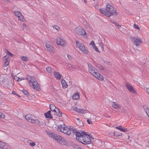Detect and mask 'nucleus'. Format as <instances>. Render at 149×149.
I'll use <instances>...</instances> for the list:
<instances>
[{"mask_svg": "<svg viewBox=\"0 0 149 149\" xmlns=\"http://www.w3.org/2000/svg\"><path fill=\"white\" fill-rule=\"evenodd\" d=\"M0 148L3 149H10V147L8 144L0 141Z\"/></svg>", "mask_w": 149, "mask_h": 149, "instance_id": "4468645a", "label": "nucleus"}, {"mask_svg": "<svg viewBox=\"0 0 149 149\" xmlns=\"http://www.w3.org/2000/svg\"><path fill=\"white\" fill-rule=\"evenodd\" d=\"M56 43L58 45L64 47L66 45V41L59 37H58L56 38Z\"/></svg>", "mask_w": 149, "mask_h": 149, "instance_id": "6e6552de", "label": "nucleus"}, {"mask_svg": "<svg viewBox=\"0 0 149 149\" xmlns=\"http://www.w3.org/2000/svg\"><path fill=\"white\" fill-rule=\"evenodd\" d=\"M22 91L23 93L25 95H27L28 93V91L25 90H23Z\"/></svg>", "mask_w": 149, "mask_h": 149, "instance_id": "72a5a7b5", "label": "nucleus"}, {"mask_svg": "<svg viewBox=\"0 0 149 149\" xmlns=\"http://www.w3.org/2000/svg\"><path fill=\"white\" fill-rule=\"evenodd\" d=\"M93 48L96 52H100L99 51L97 47L95 45L94 46V47H93Z\"/></svg>", "mask_w": 149, "mask_h": 149, "instance_id": "2f4dec72", "label": "nucleus"}, {"mask_svg": "<svg viewBox=\"0 0 149 149\" xmlns=\"http://www.w3.org/2000/svg\"><path fill=\"white\" fill-rule=\"evenodd\" d=\"M8 52V54L9 56H13V54L9 52L8 51H7Z\"/></svg>", "mask_w": 149, "mask_h": 149, "instance_id": "79ce46f5", "label": "nucleus"}, {"mask_svg": "<svg viewBox=\"0 0 149 149\" xmlns=\"http://www.w3.org/2000/svg\"><path fill=\"white\" fill-rule=\"evenodd\" d=\"M5 116L4 115L2 114V113L0 111V118H5Z\"/></svg>", "mask_w": 149, "mask_h": 149, "instance_id": "c9c22d12", "label": "nucleus"}, {"mask_svg": "<svg viewBox=\"0 0 149 149\" xmlns=\"http://www.w3.org/2000/svg\"><path fill=\"white\" fill-rule=\"evenodd\" d=\"M114 136L116 137H118L122 135V134L120 132H113Z\"/></svg>", "mask_w": 149, "mask_h": 149, "instance_id": "393cba45", "label": "nucleus"}, {"mask_svg": "<svg viewBox=\"0 0 149 149\" xmlns=\"http://www.w3.org/2000/svg\"><path fill=\"white\" fill-rule=\"evenodd\" d=\"M77 121L76 122V124L79 126H81L83 125V123L79 119L77 118Z\"/></svg>", "mask_w": 149, "mask_h": 149, "instance_id": "5701e85b", "label": "nucleus"}, {"mask_svg": "<svg viewBox=\"0 0 149 149\" xmlns=\"http://www.w3.org/2000/svg\"><path fill=\"white\" fill-rule=\"evenodd\" d=\"M72 109L73 110H74V107H72Z\"/></svg>", "mask_w": 149, "mask_h": 149, "instance_id": "864d4df0", "label": "nucleus"}, {"mask_svg": "<svg viewBox=\"0 0 149 149\" xmlns=\"http://www.w3.org/2000/svg\"><path fill=\"white\" fill-rule=\"evenodd\" d=\"M99 10L102 14L109 17L113 15H117L118 14L116 8L109 4L106 5L105 9L102 8L100 9Z\"/></svg>", "mask_w": 149, "mask_h": 149, "instance_id": "7ed1b4c3", "label": "nucleus"}, {"mask_svg": "<svg viewBox=\"0 0 149 149\" xmlns=\"http://www.w3.org/2000/svg\"><path fill=\"white\" fill-rule=\"evenodd\" d=\"M120 131L123 132H127L128 131V130L127 128L122 127Z\"/></svg>", "mask_w": 149, "mask_h": 149, "instance_id": "c756f323", "label": "nucleus"}, {"mask_svg": "<svg viewBox=\"0 0 149 149\" xmlns=\"http://www.w3.org/2000/svg\"><path fill=\"white\" fill-rule=\"evenodd\" d=\"M49 135L55 141L62 145H65L68 147L72 145L71 141H67L65 139L58 134L50 132L49 134Z\"/></svg>", "mask_w": 149, "mask_h": 149, "instance_id": "f03ea898", "label": "nucleus"}, {"mask_svg": "<svg viewBox=\"0 0 149 149\" xmlns=\"http://www.w3.org/2000/svg\"><path fill=\"white\" fill-rule=\"evenodd\" d=\"M55 77L58 79H59L61 76V75L58 72H54Z\"/></svg>", "mask_w": 149, "mask_h": 149, "instance_id": "b1692460", "label": "nucleus"}, {"mask_svg": "<svg viewBox=\"0 0 149 149\" xmlns=\"http://www.w3.org/2000/svg\"><path fill=\"white\" fill-rule=\"evenodd\" d=\"M67 56L68 57V58L70 60H71L72 58L71 56L69 55H67Z\"/></svg>", "mask_w": 149, "mask_h": 149, "instance_id": "49530a36", "label": "nucleus"}, {"mask_svg": "<svg viewBox=\"0 0 149 149\" xmlns=\"http://www.w3.org/2000/svg\"><path fill=\"white\" fill-rule=\"evenodd\" d=\"M28 82L30 86L34 89H38L39 84L37 81L36 78L34 76H29L28 77Z\"/></svg>", "mask_w": 149, "mask_h": 149, "instance_id": "423d86ee", "label": "nucleus"}, {"mask_svg": "<svg viewBox=\"0 0 149 149\" xmlns=\"http://www.w3.org/2000/svg\"><path fill=\"white\" fill-rule=\"evenodd\" d=\"M75 29L76 33L79 35L84 36L86 34V31L80 26L77 27Z\"/></svg>", "mask_w": 149, "mask_h": 149, "instance_id": "9d476101", "label": "nucleus"}, {"mask_svg": "<svg viewBox=\"0 0 149 149\" xmlns=\"http://www.w3.org/2000/svg\"><path fill=\"white\" fill-rule=\"evenodd\" d=\"M90 45H91L93 47L95 45L93 41H91L90 43Z\"/></svg>", "mask_w": 149, "mask_h": 149, "instance_id": "473e14b6", "label": "nucleus"}, {"mask_svg": "<svg viewBox=\"0 0 149 149\" xmlns=\"http://www.w3.org/2000/svg\"><path fill=\"white\" fill-rule=\"evenodd\" d=\"M72 98L74 100V94L73 95L72 97Z\"/></svg>", "mask_w": 149, "mask_h": 149, "instance_id": "8fccbe9b", "label": "nucleus"}, {"mask_svg": "<svg viewBox=\"0 0 149 149\" xmlns=\"http://www.w3.org/2000/svg\"><path fill=\"white\" fill-rule=\"evenodd\" d=\"M147 92L149 94V87L146 88Z\"/></svg>", "mask_w": 149, "mask_h": 149, "instance_id": "de8ad7c7", "label": "nucleus"}, {"mask_svg": "<svg viewBox=\"0 0 149 149\" xmlns=\"http://www.w3.org/2000/svg\"><path fill=\"white\" fill-rule=\"evenodd\" d=\"M87 121L88 124H90L91 123V119H87Z\"/></svg>", "mask_w": 149, "mask_h": 149, "instance_id": "37998d69", "label": "nucleus"}, {"mask_svg": "<svg viewBox=\"0 0 149 149\" xmlns=\"http://www.w3.org/2000/svg\"><path fill=\"white\" fill-rule=\"evenodd\" d=\"M15 15L18 17V19L22 22H24V16L22 13L18 11H15L14 12Z\"/></svg>", "mask_w": 149, "mask_h": 149, "instance_id": "9b49d317", "label": "nucleus"}, {"mask_svg": "<svg viewBox=\"0 0 149 149\" xmlns=\"http://www.w3.org/2000/svg\"><path fill=\"white\" fill-rule=\"evenodd\" d=\"M53 28L54 29H56V30H58L60 28L57 25H54L53 26Z\"/></svg>", "mask_w": 149, "mask_h": 149, "instance_id": "f704fd0d", "label": "nucleus"}, {"mask_svg": "<svg viewBox=\"0 0 149 149\" xmlns=\"http://www.w3.org/2000/svg\"><path fill=\"white\" fill-rule=\"evenodd\" d=\"M76 44L77 47L83 53L85 54H88V50L86 49L83 44L77 40H76Z\"/></svg>", "mask_w": 149, "mask_h": 149, "instance_id": "0eeeda50", "label": "nucleus"}, {"mask_svg": "<svg viewBox=\"0 0 149 149\" xmlns=\"http://www.w3.org/2000/svg\"><path fill=\"white\" fill-rule=\"evenodd\" d=\"M68 67H72V65H71L70 64L69 65H68Z\"/></svg>", "mask_w": 149, "mask_h": 149, "instance_id": "3c124183", "label": "nucleus"}, {"mask_svg": "<svg viewBox=\"0 0 149 149\" xmlns=\"http://www.w3.org/2000/svg\"><path fill=\"white\" fill-rule=\"evenodd\" d=\"M57 130L62 133L66 134L68 135H70L71 134V131L72 133L73 134L74 133V129L73 127L70 126L69 128H68L64 124L58 125Z\"/></svg>", "mask_w": 149, "mask_h": 149, "instance_id": "20e7f679", "label": "nucleus"}, {"mask_svg": "<svg viewBox=\"0 0 149 149\" xmlns=\"http://www.w3.org/2000/svg\"><path fill=\"white\" fill-rule=\"evenodd\" d=\"M89 72L95 77L100 80H104L103 77L99 73L98 70L90 63H88Z\"/></svg>", "mask_w": 149, "mask_h": 149, "instance_id": "39448f33", "label": "nucleus"}, {"mask_svg": "<svg viewBox=\"0 0 149 149\" xmlns=\"http://www.w3.org/2000/svg\"><path fill=\"white\" fill-rule=\"evenodd\" d=\"M84 0V3H86V0Z\"/></svg>", "mask_w": 149, "mask_h": 149, "instance_id": "603ef678", "label": "nucleus"}, {"mask_svg": "<svg viewBox=\"0 0 149 149\" xmlns=\"http://www.w3.org/2000/svg\"><path fill=\"white\" fill-rule=\"evenodd\" d=\"M45 46L48 51L52 54L54 53V47L50 45L49 42H46L45 44Z\"/></svg>", "mask_w": 149, "mask_h": 149, "instance_id": "f8f14e48", "label": "nucleus"}, {"mask_svg": "<svg viewBox=\"0 0 149 149\" xmlns=\"http://www.w3.org/2000/svg\"><path fill=\"white\" fill-rule=\"evenodd\" d=\"M122 127L120 125L119 126L116 127L115 128L119 130H120V131Z\"/></svg>", "mask_w": 149, "mask_h": 149, "instance_id": "e433bc0d", "label": "nucleus"}, {"mask_svg": "<svg viewBox=\"0 0 149 149\" xmlns=\"http://www.w3.org/2000/svg\"><path fill=\"white\" fill-rule=\"evenodd\" d=\"M8 61H6L5 63V66H7L8 65Z\"/></svg>", "mask_w": 149, "mask_h": 149, "instance_id": "c03bdc74", "label": "nucleus"}, {"mask_svg": "<svg viewBox=\"0 0 149 149\" xmlns=\"http://www.w3.org/2000/svg\"><path fill=\"white\" fill-rule=\"evenodd\" d=\"M17 78L18 79L17 81H19V79H20V81H21L22 80H24V78H23V77H22V78H20L19 77H18Z\"/></svg>", "mask_w": 149, "mask_h": 149, "instance_id": "a18cd8bd", "label": "nucleus"}, {"mask_svg": "<svg viewBox=\"0 0 149 149\" xmlns=\"http://www.w3.org/2000/svg\"><path fill=\"white\" fill-rule=\"evenodd\" d=\"M46 70L47 72L49 73H51L53 71V70L50 67H48L46 68Z\"/></svg>", "mask_w": 149, "mask_h": 149, "instance_id": "a878e982", "label": "nucleus"}, {"mask_svg": "<svg viewBox=\"0 0 149 149\" xmlns=\"http://www.w3.org/2000/svg\"><path fill=\"white\" fill-rule=\"evenodd\" d=\"M25 119L28 121L32 123L34 122V119L33 118V116L31 115L27 114L25 116Z\"/></svg>", "mask_w": 149, "mask_h": 149, "instance_id": "dca6fc26", "label": "nucleus"}, {"mask_svg": "<svg viewBox=\"0 0 149 149\" xmlns=\"http://www.w3.org/2000/svg\"><path fill=\"white\" fill-rule=\"evenodd\" d=\"M12 94L14 95H16V92L14 91L12 92Z\"/></svg>", "mask_w": 149, "mask_h": 149, "instance_id": "09e8293b", "label": "nucleus"}, {"mask_svg": "<svg viewBox=\"0 0 149 149\" xmlns=\"http://www.w3.org/2000/svg\"><path fill=\"white\" fill-rule=\"evenodd\" d=\"M132 39L134 41V44L136 46H138L142 43L141 39L137 37H133Z\"/></svg>", "mask_w": 149, "mask_h": 149, "instance_id": "ddd939ff", "label": "nucleus"}, {"mask_svg": "<svg viewBox=\"0 0 149 149\" xmlns=\"http://www.w3.org/2000/svg\"><path fill=\"white\" fill-rule=\"evenodd\" d=\"M145 111L148 116L149 117V108H146L145 109Z\"/></svg>", "mask_w": 149, "mask_h": 149, "instance_id": "c85d7f7f", "label": "nucleus"}, {"mask_svg": "<svg viewBox=\"0 0 149 149\" xmlns=\"http://www.w3.org/2000/svg\"><path fill=\"white\" fill-rule=\"evenodd\" d=\"M51 111L50 110L49 111L45 113V117L49 119L52 118L53 117L51 113Z\"/></svg>", "mask_w": 149, "mask_h": 149, "instance_id": "aec40b11", "label": "nucleus"}, {"mask_svg": "<svg viewBox=\"0 0 149 149\" xmlns=\"http://www.w3.org/2000/svg\"><path fill=\"white\" fill-rule=\"evenodd\" d=\"M99 45L101 46V47L102 48V49H104V45L103 44L102 42H100V43Z\"/></svg>", "mask_w": 149, "mask_h": 149, "instance_id": "4c0bfd02", "label": "nucleus"}, {"mask_svg": "<svg viewBox=\"0 0 149 149\" xmlns=\"http://www.w3.org/2000/svg\"><path fill=\"white\" fill-rule=\"evenodd\" d=\"M93 1H95V0H93Z\"/></svg>", "mask_w": 149, "mask_h": 149, "instance_id": "5fc2aeb1", "label": "nucleus"}, {"mask_svg": "<svg viewBox=\"0 0 149 149\" xmlns=\"http://www.w3.org/2000/svg\"><path fill=\"white\" fill-rule=\"evenodd\" d=\"M125 86L128 90L131 93H134V90L131 85L128 82L125 83Z\"/></svg>", "mask_w": 149, "mask_h": 149, "instance_id": "a211bd4d", "label": "nucleus"}, {"mask_svg": "<svg viewBox=\"0 0 149 149\" xmlns=\"http://www.w3.org/2000/svg\"><path fill=\"white\" fill-rule=\"evenodd\" d=\"M20 58L22 60L25 61H27L28 59V58L26 56H21Z\"/></svg>", "mask_w": 149, "mask_h": 149, "instance_id": "cd10ccee", "label": "nucleus"}, {"mask_svg": "<svg viewBox=\"0 0 149 149\" xmlns=\"http://www.w3.org/2000/svg\"><path fill=\"white\" fill-rule=\"evenodd\" d=\"M80 93H79L77 92L75 93V100H77L79 99L80 97ZM80 101L79 100H77V101L75 100V106H80Z\"/></svg>", "mask_w": 149, "mask_h": 149, "instance_id": "2eb2a0df", "label": "nucleus"}, {"mask_svg": "<svg viewBox=\"0 0 149 149\" xmlns=\"http://www.w3.org/2000/svg\"><path fill=\"white\" fill-rule=\"evenodd\" d=\"M61 83L62 85V87L64 88H66L67 87L68 85L67 84V82L64 79H62L61 81Z\"/></svg>", "mask_w": 149, "mask_h": 149, "instance_id": "4be33fe9", "label": "nucleus"}, {"mask_svg": "<svg viewBox=\"0 0 149 149\" xmlns=\"http://www.w3.org/2000/svg\"><path fill=\"white\" fill-rule=\"evenodd\" d=\"M26 25L25 24H22V28L23 29H24L26 27Z\"/></svg>", "mask_w": 149, "mask_h": 149, "instance_id": "a19ab883", "label": "nucleus"}, {"mask_svg": "<svg viewBox=\"0 0 149 149\" xmlns=\"http://www.w3.org/2000/svg\"><path fill=\"white\" fill-rule=\"evenodd\" d=\"M29 144L31 146H33L35 145L36 143L35 142H32L30 143Z\"/></svg>", "mask_w": 149, "mask_h": 149, "instance_id": "ea45409f", "label": "nucleus"}, {"mask_svg": "<svg viewBox=\"0 0 149 149\" xmlns=\"http://www.w3.org/2000/svg\"><path fill=\"white\" fill-rule=\"evenodd\" d=\"M88 111L87 110L84 109H80L77 107H75V112L79 113H84Z\"/></svg>", "mask_w": 149, "mask_h": 149, "instance_id": "f3484780", "label": "nucleus"}, {"mask_svg": "<svg viewBox=\"0 0 149 149\" xmlns=\"http://www.w3.org/2000/svg\"><path fill=\"white\" fill-rule=\"evenodd\" d=\"M134 27L135 28H136V29H139V27L137 24H134Z\"/></svg>", "mask_w": 149, "mask_h": 149, "instance_id": "58836bf2", "label": "nucleus"}, {"mask_svg": "<svg viewBox=\"0 0 149 149\" xmlns=\"http://www.w3.org/2000/svg\"><path fill=\"white\" fill-rule=\"evenodd\" d=\"M75 135L76 140L84 145L91 143V139H93L88 134V133L81 130H77L75 129Z\"/></svg>", "mask_w": 149, "mask_h": 149, "instance_id": "f257e3e1", "label": "nucleus"}, {"mask_svg": "<svg viewBox=\"0 0 149 149\" xmlns=\"http://www.w3.org/2000/svg\"><path fill=\"white\" fill-rule=\"evenodd\" d=\"M34 122L33 123H34L38 125H43L44 124V123L42 121H40L39 119H34Z\"/></svg>", "mask_w": 149, "mask_h": 149, "instance_id": "6ab92c4d", "label": "nucleus"}, {"mask_svg": "<svg viewBox=\"0 0 149 149\" xmlns=\"http://www.w3.org/2000/svg\"><path fill=\"white\" fill-rule=\"evenodd\" d=\"M112 107L115 109H118L120 108V106L115 102H113L112 104Z\"/></svg>", "mask_w": 149, "mask_h": 149, "instance_id": "412c9836", "label": "nucleus"}, {"mask_svg": "<svg viewBox=\"0 0 149 149\" xmlns=\"http://www.w3.org/2000/svg\"><path fill=\"white\" fill-rule=\"evenodd\" d=\"M128 137L129 138V136H128Z\"/></svg>", "mask_w": 149, "mask_h": 149, "instance_id": "6e6d98bb", "label": "nucleus"}, {"mask_svg": "<svg viewBox=\"0 0 149 149\" xmlns=\"http://www.w3.org/2000/svg\"><path fill=\"white\" fill-rule=\"evenodd\" d=\"M50 109L52 111L56 112L58 115L59 117L62 116V113L59 110L56 108L54 105L51 104L50 105Z\"/></svg>", "mask_w": 149, "mask_h": 149, "instance_id": "1a4fd4ad", "label": "nucleus"}, {"mask_svg": "<svg viewBox=\"0 0 149 149\" xmlns=\"http://www.w3.org/2000/svg\"><path fill=\"white\" fill-rule=\"evenodd\" d=\"M112 22L114 24H115L117 26L118 28H119L120 27V26L116 22L113 21Z\"/></svg>", "mask_w": 149, "mask_h": 149, "instance_id": "7c9ffc66", "label": "nucleus"}, {"mask_svg": "<svg viewBox=\"0 0 149 149\" xmlns=\"http://www.w3.org/2000/svg\"><path fill=\"white\" fill-rule=\"evenodd\" d=\"M96 67L100 70H102L104 69L103 66L101 65L97 64L96 65Z\"/></svg>", "mask_w": 149, "mask_h": 149, "instance_id": "bb28decb", "label": "nucleus"}]
</instances>
